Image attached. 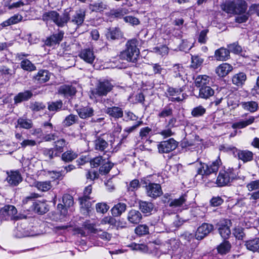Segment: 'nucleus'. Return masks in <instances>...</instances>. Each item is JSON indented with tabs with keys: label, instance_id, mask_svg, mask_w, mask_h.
Here are the masks:
<instances>
[{
	"label": "nucleus",
	"instance_id": "nucleus-55",
	"mask_svg": "<svg viewBox=\"0 0 259 259\" xmlns=\"http://www.w3.org/2000/svg\"><path fill=\"white\" fill-rule=\"evenodd\" d=\"M135 233L140 236L147 234L149 233L148 227L146 225H140L136 228Z\"/></svg>",
	"mask_w": 259,
	"mask_h": 259
},
{
	"label": "nucleus",
	"instance_id": "nucleus-1",
	"mask_svg": "<svg viewBox=\"0 0 259 259\" xmlns=\"http://www.w3.org/2000/svg\"><path fill=\"white\" fill-rule=\"evenodd\" d=\"M139 44V40L136 38L128 39L125 44L124 50L119 55V58L130 62L136 63L140 55Z\"/></svg>",
	"mask_w": 259,
	"mask_h": 259
},
{
	"label": "nucleus",
	"instance_id": "nucleus-31",
	"mask_svg": "<svg viewBox=\"0 0 259 259\" xmlns=\"http://www.w3.org/2000/svg\"><path fill=\"white\" fill-rule=\"evenodd\" d=\"M214 94V90L210 87V85L202 87L199 89V97L201 98L207 99L212 96Z\"/></svg>",
	"mask_w": 259,
	"mask_h": 259
},
{
	"label": "nucleus",
	"instance_id": "nucleus-33",
	"mask_svg": "<svg viewBox=\"0 0 259 259\" xmlns=\"http://www.w3.org/2000/svg\"><path fill=\"white\" fill-rule=\"evenodd\" d=\"M246 80V75L244 72H239L232 77V82L237 86L242 85Z\"/></svg>",
	"mask_w": 259,
	"mask_h": 259
},
{
	"label": "nucleus",
	"instance_id": "nucleus-25",
	"mask_svg": "<svg viewBox=\"0 0 259 259\" xmlns=\"http://www.w3.org/2000/svg\"><path fill=\"white\" fill-rule=\"evenodd\" d=\"M32 93L30 91L19 93L14 98V103L17 104L23 101H27L32 97Z\"/></svg>",
	"mask_w": 259,
	"mask_h": 259
},
{
	"label": "nucleus",
	"instance_id": "nucleus-52",
	"mask_svg": "<svg viewBox=\"0 0 259 259\" xmlns=\"http://www.w3.org/2000/svg\"><path fill=\"white\" fill-rule=\"evenodd\" d=\"M113 166V163L109 161L106 162L105 161L99 168V172L102 175H106L110 171Z\"/></svg>",
	"mask_w": 259,
	"mask_h": 259
},
{
	"label": "nucleus",
	"instance_id": "nucleus-54",
	"mask_svg": "<svg viewBox=\"0 0 259 259\" xmlns=\"http://www.w3.org/2000/svg\"><path fill=\"white\" fill-rule=\"evenodd\" d=\"M62 201L66 207H69L74 204L73 198L69 194H64L62 197Z\"/></svg>",
	"mask_w": 259,
	"mask_h": 259
},
{
	"label": "nucleus",
	"instance_id": "nucleus-60",
	"mask_svg": "<svg viewBox=\"0 0 259 259\" xmlns=\"http://www.w3.org/2000/svg\"><path fill=\"white\" fill-rule=\"evenodd\" d=\"M116 220L114 217L107 216L104 217L101 221L102 225L109 224L111 226H115L116 224Z\"/></svg>",
	"mask_w": 259,
	"mask_h": 259
},
{
	"label": "nucleus",
	"instance_id": "nucleus-12",
	"mask_svg": "<svg viewBox=\"0 0 259 259\" xmlns=\"http://www.w3.org/2000/svg\"><path fill=\"white\" fill-rule=\"evenodd\" d=\"M64 32L60 30L57 33H54L47 37L45 41V44L48 47H53L59 45L62 40Z\"/></svg>",
	"mask_w": 259,
	"mask_h": 259
},
{
	"label": "nucleus",
	"instance_id": "nucleus-19",
	"mask_svg": "<svg viewBox=\"0 0 259 259\" xmlns=\"http://www.w3.org/2000/svg\"><path fill=\"white\" fill-rule=\"evenodd\" d=\"M214 57L218 61H226L230 57V51L228 49L222 47L215 51Z\"/></svg>",
	"mask_w": 259,
	"mask_h": 259
},
{
	"label": "nucleus",
	"instance_id": "nucleus-6",
	"mask_svg": "<svg viewBox=\"0 0 259 259\" xmlns=\"http://www.w3.org/2000/svg\"><path fill=\"white\" fill-rule=\"evenodd\" d=\"M113 85L109 80H99L92 93L95 97L106 96L113 90Z\"/></svg>",
	"mask_w": 259,
	"mask_h": 259
},
{
	"label": "nucleus",
	"instance_id": "nucleus-32",
	"mask_svg": "<svg viewBox=\"0 0 259 259\" xmlns=\"http://www.w3.org/2000/svg\"><path fill=\"white\" fill-rule=\"evenodd\" d=\"M139 203L140 209L144 213H151L154 207V204L150 202L140 200Z\"/></svg>",
	"mask_w": 259,
	"mask_h": 259
},
{
	"label": "nucleus",
	"instance_id": "nucleus-15",
	"mask_svg": "<svg viewBox=\"0 0 259 259\" xmlns=\"http://www.w3.org/2000/svg\"><path fill=\"white\" fill-rule=\"evenodd\" d=\"M104 112L110 117L115 119H119L123 117V112L122 109L117 106L106 107Z\"/></svg>",
	"mask_w": 259,
	"mask_h": 259
},
{
	"label": "nucleus",
	"instance_id": "nucleus-64",
	"mask_svg": "<svg viewBox=\"0 0 259 259\" xmlns=\"http://www.w3.org/2000/svg\"><path fill=\"white\" fill-rule=\"evenodd\" d=\"M96 208L98 212L105 213L108 211L109 207L105 203H98L96 205Z\"/></svg>",
	"mask_w": 259,
	"mask_h": 259
},
{
	"label": "nucleus",
	"instance_id": "nucleus-28",
	"mask_svg": "<svg viewBox=\"0 0 259 259\" xmlns=\"http://www.w3.org/2000/svg\"><path fill=\"white\" fill-rule=\"evenodd\" d=\"M126 204L119 202L115 204L111 209V213L114 217H119L126 209Z\"/></svg>",
	"mask_w": 259,
	"mask_h": 259
},
{
	"label": "nucleus",
	"instance_id": "nucleus-45",
	"mask_svg": "<svg viewBox=\"0 0 259 259\" xmlns=\"http://www.w3.org/2000/svg\"><path fill=\"white\" fill-rule=\"evenodd\" d=\"M203 61L204 59L201 58L199 55L192 56L190 68L194 69L198 68L202 65Z\"/></svg>",
	"mask_w": 259,
	"mask_h": 259
},
{
	"label": "nucleus",
	"instance_id": "nucleus-49",
	"mask_svg": "<svg viewBox=\"0 0 259 259\" xmlns=\"http://www.w3.org/2000/svg\"><path fill=\"white\" fill-rule=\"evenodd\" d=\"M67 144V143L64 139H60L55 142L54 149L58 154L63 151L64 147Z\"/></svg>",
	"mask_w": 259,
	"mask_h": 259
},
{
	"label": "nucleus",
	"instance_id": "nucleus-53",
	"mask_svg": "<svg viewBox=\"0 0 259 259\" xmlns=\"http://www.w3.org/2000/svg\"><path fill=\"white\" fill-rule=\"evenodd\" d=\"M46 108V105L42 102H34L30 103V108L34 112H38L44 110Z\"/></svg>",
	"mask_w": 259,
	"mask_h": 259
},
{
	"label": "nucleus",
	"instance_id": "nucleus-4",
	"mask_svg": "<svg viewBox=\"0 0 259 259\" xmlns=\"http://www.w3.org/2000/svg\"><path fill=\"white\" fill-rule=\"evenodd\" d=\"M247 4L244 0H233L227 3L223 10L227 13L242 14L246 12Z\"/></svg>",
	"mask_w": 259,
	"mask_h": 259
},
{
	"label": "nucleus",
	"instance_id": "nucleus-51",
	"mask_svg": "<svg viewBox=\"0 0 259 259\" xmlns=\"http://www.w3.org/2000/svg\"><path fill=\"white\" fill-rule=\"evenodd\" d=\"M206 112V109L202 105L194 108L191 111V115L194 117L203 116Z\"/></svg>",
	"mask_w": 259,
	"mask_h": 259
},
{
	"label": "nucleus",
	"instance_id": "nucleus-43",
	"mask_svg": "<svg viewBox=\"0 0 259 259\" xmlns=\"http://www.w3.org/2000/svg\"><path fill=\"white\" fill-rule=\"evenodd\" d=\"M231 247L230 243L228 241L225 240L217 247V250L220 254H225L229 252Z\"/></svg>",
	"mask_w": 259,
	"mask_h": 259
},
{
	"label": "nucleus",
	"instance_id": "nucleus-13",
	"mask_svg": "<svg viewBox=\"0 0 259 259\" xmlns=\"http://www.w3.org/2000/svg\"><path fill=\"white\" fill-rule=\"evenodd\" d=\"M78 56L85 62L91 65H93L94 64V61L96 59V56L94 51L90 49H84L81 50L78 54Z\"/></svg>",
	"mask_w": 259,
	"mask_h": 259
},
{
	"label": "nucleus",
	"instance_id": "nucleus-56",
	"mask_svg": "<svg viewBox=\"0 0 259 259\" xmlns=\"http://www.w3.org/2000/svg\"><path fill=\"white\" fill-rule=\"evenodd\" d=\"M249 13H250V12L248 11V12H246L242 14H237L238 16L235 18V22L238 23L246 22L248 20L250 15Z\"/></svg>",
	"mask_w": 259,
	"mask_h": 259
},
{
	"label": "nucleus",
	"instance_id": "nucleus-21",
	"mask_svg": "<svg viewBox=\"0 0 259 259\" xmlns=\"http://www.w3.org/2000/svg\"><path fill=\"white\" fill-rule=\"evenodd\" d=\"M142 219V215L138 210L132 209L127 213V219L132 224H137Z\"/></svg>",
	"mask_w": 259,
	"mask_h": 259
},
{
	"label": "nucleus",
	"instance_id": "nucleus-20",
	"mask_svg": "<svg viewBox=\"0 0 259 259\" xmlns=\"http://www.w3.org/2000/svg\"><path fill=\"white\" fill-rule=\"evenodd\" d=\"M76 112L80 118L86 119L94 115V110L90 106H85L77 109Z\"/></svg>",
	"mask_w": 259,
	"mask_h": 259
},
{
	"label": "nucleus",
	"instance_id": "nucleus-39",
	"mask_svg": "<svg viewBox=\"0 0 259 259\" xmlns=\"http://www.w3.org/2000/svg\"><path fill=\"white\" fill-rule=\"evenodd\" d=\"M241 106L244 110L251 113L257 111L258 108V104L255 101L243 102L241 103Z\"/></svg>",
	"mask_w": 259,
	"mask_h": 259
},
{
	"label": "nucleus",
	"instance_id": "nucleus-22",
	"mask_svg": "<svg viewBox=\"0 0 259 259\" xmlns=\"http://www.w3.org/2000/svg\"><path fill=\"white\" fill-rule=\"evenodd\" d=\"M31 209L39 214H44L48 211L46 203L40 201L32 202Z\"/></svg>",
	"mask_w": 259,
	"mask_h": 259
},
{
	"label": "nucleus",
	"instance_id": "nucleus-34",
	"mask_svg": "<svg viewBox=\"0 0 259 259\" xmlns=\"http://www.w3.org/2000/svg\"><path fill=\"white\" fill-rule=\"evenodd\" d=\"M247 249L253 252H256L259 248V238H255L247 240L245 243Z\"/></svg>",
	"mask_w": 259,
	"mask_h": 259
},
{
	"label": "nucleus",
	"instance_id": "nucleus-40",
	"mask_svg": "<svg viewBox=\"0 0 259 259\" xmlns=\"http://www.w3.org/2000/svg\"><path fill=\"white\" fill-rule=\"evenodd\" d=\"M77 154L72 150H67L62 153L61 155V159L65 162H70L76 159Z\"/></svg>",
	"mask_w": 259,
	"mask_h": 259
},
{
	"label": "nucleus",
	"instance_id": "nucleus-11",
	"mask_svg": "<svg viewBox=\"0 0 259 259\" xmlns=\"http://www.w3.org/2000/svg\"><path fill=\"white\" fill-rule=\"evenodd\" d=\"M146 191L147 196L153 198H156L162 194L160 185L156 183H152L146 186Z\"/></svg>",
	"mask_w": 259,
	"mask_h": 259
},
{
	"label": "nucleus",
	"instance_id": "nucleus-27",
	"mask_svg": "<svg viewBox=\"0 0 259 259\" xmlns=\"http://www.w3.org/2000/svg\"><path fill=\"white\" fill-rule=\"evenodd\" d=\"M91 199L79 198V201L81 209L83 211V214H89L92 210V203L89 200Z\"/></svg>",
	"mask_w": 259,
	"mask_h": 259
},
{
	"label": "nucleus",
	"instance_id": "nucleus-35",
	"mask_svg": "<svg viewBox=\"0 0 259 259\" xmlns=\"http://www.w3.org/2000/svg\"><path fill=\"white\" fill-rule=\"evenodd\" d=\"M187 196L184 194L179 198L175 199L169 201V206L172 207H177L183 206L187 201Z\"/></svg>",
	"mask_w": 259,
	"mask_h": 259
},
{
	"label": "nucleus",
	"instance_id": "nucleus-63",
	"mask_svg": "<svg viewBox=\"0 0 259 259\" xmlns=\"http://www.w3.org/2000/svg\"><path fill=\"white\" fill-rule=\"evenodd\" d=\"M246 188L250 192L253 190H259V180L251 181L247 184Z\"/></svg>",
	"mask_w": 259,
	"mask_h": 259
},
{
	"label": "nucleus",
	"instance_id": "nucleus-24",
	"mask_svg": "<svg viewBox=\"0 0 259 259\" xmlns=\"http://www.w3.org/2000/svg\"><path fill=\"white\" fill-rule=\"evenodd\" d=\"M238 158L241 160L243 162L251 161L253 159V154L248 150H236Z\"/></svg>",
	"mask_w": 259,
	"mask_h": 259
},
{
	"label": "nucleus",
	"instance_id": "nucleus-10",
	"mask_svg": "<svg viewBox=\"0 0 259 259\" xmlns=\"http://www.w3.org/2000/svg\"><path fill=\"white\" fill-rule=\"evenodd\" d=\"M231 222L230 220H224L219 224L218 230L221 236L224 239H227L231 235L230 225Z\"/></svg>",
	"mask_w": 259,
	"mask_h": 259
},
{
	"label": "nucleus",
	"instance_id": "nucleus-59",
	"mask_svg": "<svg viewBox=\"0 0 259 259\" xmlns=\"http://www.w3.org/2000/svg\"><path fill=\"white\" fill-rule=\"evenodd\" d=\"M44 154L50 160L53 159L55 157L59 156V154L53 148L45 149L44 150Z\"/></svg>",
	"mask_w": 259,
	"mask_h": 259
},
{
	"label": "nucleus",
	"instance_id": "nucleus-14",
	"mask_svg": "<svg viewBox=\"0 0 259 259\" xmlns=\"http://www.w3.org/2000/svg\"><path fill=\"white\" fill-rule=\"evenodd\" d=\"M8 174L6 180L12 186H16L22 181V177L18 170L11 171Z\"/></svg>",
	"mask_w": 259,
	"mask_h": 259
},
{
	"label": "nucleus",
	"instance_id": "nucleus-8",
	"mask_svg": "<svg viewBox=\"0 0 259 259\" xmlns=\"http://www.w3.org/2000/svg\"><path fill=\"white\" fill-rule=\"evenodd\" d=\"M178 143L173 138L160 142L158 145V151L161 153H167L176 149Z\"/></svg>",
	"mask_w": 259,
	"mask_h": 259
},
{
	"label": "nucleus",
	"instance_id": "nucleus-46",
	"mask_svg": "<svg viewBox=\"0 0 259 259\" xmlns=\"http://www.w3.org/2000/svg\"><path fill=\"white\" fill-rule=\"evenodd\" d=\"M107 6L102 2H97L89 6V9L92 11L101 12L107 9Z\"/></svg>",
	"mask_w": 259,
	"mask_h": 259
},
{
	"label": "nucleus",
	"instance_id": "nucleus-9",
	"mask_svg": "<svg viewBox=\"0 0 259 259\" xmlns=\"http://www.w3.org/2000/svg\"><path fill=\"white\" fill-rule=\"evenodd\" d=\"M213 229V226L208 223H203L199 226L196 232L195 237L201 240L209 234Z\"/></svg>",
	"mask_w": 259,
	"mask_h": 259
},
{
	"label": "nucleus",
	"instance_id": "nucleus-47",
	"mask_svg": "<svg viewBox=\"0 0 259 259\" xmlns=\"http://www.w3.org/2000/svg\"><path fill=\"white\" fill-rule=\"evenodd\" d=\"M17 123L21 128L30 129L33 126L31 120L23 118H19L17 120Z\"/></svg>",
	"mask_w": 259,
	"mask_h": 259
},
{
	"label": "nucleus",
	"instance_id": "nucleus-42",
	"mask_svg": "<svg viewBox=\"0 0 259 259\" xmlns=\"http://www.w3.org/2000/svg\"><path fill=\"white\" fill-rule=\"evenodd\" d=\"M34 185L38 190L46 192L51 189L52 186L50 181L35 182Z\"/></svg>",
	"mask_w": 259,
	"mask_h": 259
},
{
	"label": "nucleus",
	"instance_id": "nucleus-17",
	"mask_svg": "<svg viewBox=\"0 0 259 259\" xmlns=\"http://www.w3.org/2000/svg\"><path fill=\"white\" fill-rule=\"evenodd\" d=\"M76 88L72 85L63 84L61 85L58 89V93L66 98L75 95Z\"/></svg>",
	"mask_w": 259,
	"mask_h": 259
},
{
	"label": "nucleus",
	"instance_id": "nucleus-16",
	"mask_svg": "<svg viewBox=\"0 0 259 259\" xmlns=\"http://www.w3.org/2000/svg\"><path fill=\"white\" fill-rule=\"evenodd\" d=\"M85 16V12L83 10H79L72 16L70 22L76 26L78 28L83 24Z\"/></svg>",
	"mask_w": 259,
	"mask_h": 259
},
{
	"label": "nucleus",
	"instance_id": "nucleus-41",
	"mask_svg": "<svg viewBox=\"0 0 259 259\" xmlns=\"http://www.w3.org/2000/svg\"><path fill=\"white\" fill-rule=\"evenodd\" d=\"M171 71L173 76L175 78L183 77L185 73L184 67L180 64L174 65L171 69Z\"/></svg>",
	"mask_w": 259,
	"mask_h": 259
},
{
	"label": "nucleus",
	"instance_id": "nucleus-37",
	"mask_svg": "<svg viewBox=\"0 0 259 259\" xmlns=\"http://www.w3.org/2000/svg\"><path fill=\"white\" fill-rule=\"evenodd\" d=\"M174 105L170 103L165 106L158 113L159 118H165L172 115Z\"/></svg>",
	"mask_w": 259,
	"mask_h": 259
},
{
	"label": "nucleus",
	"instance_id": "nucleus-62",
	"mask_svg": "<svg viewBox=\"0 0 259 259\" xmlns=\"http://www.w3.org/2000/svg\"><path fill=\"white\" fill-rule=\"evenodd\" d=\"M243 231L244 229L242 228L237 227L234 229L233 233L237 239L242 240L245 236V233Z\"/></svg>",
	"mask_w": 259,
	"mask_h": 259
},
{
	"label": "nucleus",
	"instance_id": "nucleus-50",
	"mask_svg": "<svg viewBox=\"0 0 259 259\" xmlns=\"http://www.w3.org/2000/svg\"><path fill=\"white\" fill-rule=\"evenodd\" d=\"M123 36L122 33L119 28H115L112 30H110L108 34V38H110L111 39H118L121 38Z\"/></svg>",
	"mask_w": 259,
	"mask_h": 259
},
{
	"label": "nucleus",
	"instance_id": "nucleus-26",
	"mask_svg": "<svg viewBox=\"0 0 259 259\" xmlns=\"http://www.w3.org/2000/svg\"><path fill=\"white\" fill-rule=\"evenodd\" d=\"M23 17L19 14H15L8 19L0 24V27L2 28L14 25L21 21Z\"/></svg>",
	"mask_w": 259,
	"mask_h": 259
},
{
	"label": "nucleus",
	"instance_id": "nucleus-5",
	"mask_svg": "<svg viewBox=\"0 0 259 259\" xmlns=\"http://www.w3.org/2000/svg\"><path fill=\"white\" fill-rule=\"evenodd\" d=\"M235 178L234 169L232 168H226L220 170L218 176L216 183L219 187L228 185Z\"/></svg>",
	"mask_w": 259,
	"mask_h": 259
},
{
	"label": "nucleus",
	"instance_id": "nucleus-48",
	"mask_svg": "<svg viewBox=\"0 0 259 259\" xmlns=\"http://www.w3.org/2000/svg\"><path fill=\"white\" fill-rule=\"evenodd\" d=\"M63 103L61 100L49 103L48 109L50 111L57 112L61 109Z\"/></svg>",
	"mask_w": 259,
	"mask_h": 259
},
{
	"label": "nucleus",
	"instance_id": "nucleus-57",
	"mask_svg": "<svg viewBox=\"0 0 259 259\" xmlns=\"http://www.w3.org/2000/svg\"><path fill=\"white\" fill-rule=\"evenodd\" d=\"M224 202V200L220 196H213L209 200V204L211 206L217 207L220 206Z\"/></svg>",
	"mask_w": 259,
	"mask_h": 259
},
{
	"label": "nucleus",
	"instance_id": "nucleus-30",
	"mask_svg": "<svg viewBox=\"0 0 259 259\" xmlns=\"http://www.w3.org/2000/svg\"><path fill=\"white\" fill-rule=\"evenodd\" d=\"M50 79V73L47 70H40L37 74L34 76L35 81L37 83H42L47 82Z\"/></svg>",
	"mask_w": 259,
	"mask_h": 259
},
{
	"label": "nucleus",
	"instance_id": "nucleus-29",
	"mask_svg": "<svg viewBox=\"0 0 259 259\" xmlns=\"http://www.w3.org/2000/svg\"><path fill=\"white\" fill-rule=\"evenodd\" d=\"M255 117L254 116H250L248 119L246 120H240L238 122H235L232 124V127L233 129H240L243 128L251 124L254 122Z\"/></svg>",
	"mask_w": 259,
	"mask_h": 259
},
{
	"label": "nucleus",
	"instance_id": "nucleus-3",
	"mask_svg": "<svg viewBox=\"0 0 259 259\" xmlns=\"http://www.w3.org/2000/svg\"><path fill=\"white\" fill-rule=\"evenodd\" d=\"M69 19L70 15L69 12L66 10L61 15H60L57 12L53 11L46 12L42 16V20L43 21L48 22L49 20H52L59 27L65 26Z\"/></svg>",
	"mask_w": 259,
	"mask_h": 259
},
{
	"label": "nucleus",
	"instance_id": "nucleus-58",
	"mask_svg": "<svg viewBox=\"0 0 259 259\" xmlns=\"http://www.w3.org/2000/svg\"><path fill=\"white\" fill-rule=\"evenodd\" d=\"M228 50L234 54H239L242 51V48L238 42H234L228 45Z\"/></svg>",
	"mask_w": 259,
	"mask_h": 259
},
{
	"label": "nucleus",
	"instance_id": "nucleus-7",
	"mask_svg": "<svg viewBox=\"0 0 259 259\" xmlns=\"http://www.w3.org/2000/svg\"><path fill=\"white\" fill-rule=\"evenodd\" d=\"M21 217L17 214L16 208L12 205H6L0 209L1 221H17Z\"/></svg>",
	"mask_w": 259,
	"mask_h": 259
},
{
	"label": "nucleus",
	"instance_id": "nucleus-2",
	"mask_svg": "<svg viewBox=\"0 0 259 259\" xmlns=\"http://www.w3.org/2000/svg\"><path fill=\"white\" fill-rule=\"evenodd\" d=\"M222 164L220 157L215 161L205 163L200 161H197L193 163L197 175L202 176H207L217 173L220 165Z\"/></svg>",
	"mask_w": 259,
	"mask_h": 259
},
{
	"label": "nucleus",
	"instance_id": "nucleus-61",
	"mask_svg": "<svg viewBox=\"0 0 259 259\" xmlns=\"http://www.w3.org/2000/svg\"><path fill=\"white\" fill-rule=\"evenodd\" d=\"M96 234L99 237L105 241H110L112 238V234L101 230H98Z\"/></svg>",
	"mask_w": 259,
	"mask_h": 259
},
{
	"label": "nucleus",
	"instance_id": "nucleus-23",
	"mask_svg": "<svg viewBox=\"0 0 259 259\" xmlns=\"http://www.w3.org/2000/svg\"><path fill=\"white\" fill-rule=\"evenodd\" d=\"M232 66L228 63H224L219 65L215 69L216 73L220 77H224L232 71Z\"/></svg>",
	"mask_w": 259,
	"mask_h": 259
},
{
	"label": "nucleus",
	"instance_id": "nucleus-38",
	"mask_svg": "<svg viewBox=\"0 0 259 259\" xmlns=\"http://www.w3.org/2000/svg\"><path fill=\"white\" fill-rule=\"evenodd\" d=\"M78 120L79 118L78 115L70 114L65 118L62 123L64 126L69 127L74 124L78 123Z\"/></svg>",
	"mask_w": 259,
	"mask_h": 259
},
{
	"label": "nucleus",
	"instance_id": "nucleus-18",
	"mask_svg": "<svg viewBox=\"0 0 259 259\" xmlns=\"http://www.w3.org/2000/svg\"><path fill=\"white\" fill-rule=\"evenodd\" d=\"M210 77L206 75H198L194 80V83L196 87L200 89L202 87L210 85Z\"/></svg>",
	"mask_w": 259,
	"mask_h": 259
},
{
	"label": "nucleus",
	"instance_id": "nucleus-36",
	"mask_svg": "<svg viewBox=\"0 0 259 259\" xmlns=\"http://www.w3.org/2000/svg\"><path fill=\"white\" fill-rule=\"evenodd\" d=\"M95 146L96 150L104 151L108 147V144L104 137H98L95 141Z\"/></svg>",
	"mask_w": 259,
	"mask_h": 259
},
{
	"label": "nucleus",
	"instance_id": "nucleus-44",
	"mask_svg": "<svg viewBox=\"0 0 259 259\" xmlns=\"http://www.w3.org/2000/svg\"><path fill=\"white\" fill-rule=\"evenodd\" d=\"M21 68L27 71H32L36 70L35 66L28 59H25L21 61L20 63Z\"/></svg>",
	"mask_w": 259,
	"mask_h": 259
}]
</instances>
